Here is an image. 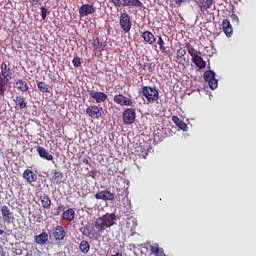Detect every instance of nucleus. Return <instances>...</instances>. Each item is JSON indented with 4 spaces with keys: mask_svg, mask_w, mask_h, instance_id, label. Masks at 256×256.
<instances>
[{
    "mask_svg": "<svg viewBox=\"0 0 256 256\" xmlns=\"http://www.w3.org/2000/svg\"><path fill=\"white\" fill-rule=\"evenodd\" d=\"M52 181L54 184L59 185L63 183V173L61 170H52Z\"/></svg>",
    "mask_w": 256,
    "mask_h": 256,
    "instance_id": "412c9836",
    "label": "nucleus"
},
{
    "mask_svg": "<svg viewBox=\"0 0 256 256\" xmlns=\"http://www.w3.org/2000/svg\"><path fill=\"white\" fill-rule=\"evenodd\" d=\"M204 81L208 83V86H210V89L214 90L218 87V80L215 79V73L214 71L208 70L204 72L203 75Z\"/></svg>",
    "mask_w": 256,
    "mask_h": 256,
    "instance_id": "6e6552de",
    "label": "nucleus"
},
{
    "mask_svg": "<svg viewBox=\"0 0 256 256\" xmlns=\"http://www.w3.org/2000/svg\"><path fill=\"white\" fill-rule=\"evenodd\" d=\"M119 26L123 32H125V33L131 32L132 21H131V16H129L128 13H126V12L120 13Z\"/></svg>",
    "mask_w": 256,
    "mask_h": 256,
    "instance_id": "20e7f679",
    "label": "nucleus"
},
{
    "mask_svg": "<svg viewBox=\"0 0 256 256\" xmlns=\"http://www.w3.org/2000/svg\"><path fill=\"white\" fill-rule=\"evenodd\" d=\"M230 19H232L233 23H236L237 25L239 24L240 20L239 17L236 14H231Z\"/></svg>",
    "mask_w": 256,
    "mask_h": 256,
    "instance_id": "37998d69",
    "label": "nucleus"
},
{
    "mask_svg": "<svg viewBox=\"0 0 256 256\" xmlns=\"http://www.w3.org/2000/svg\"><path fill=\"white\" fill-rule=\"evenodd\" d=\"M139 94L142 95L148 103H155L159 99V92L155 87L143 86Z\"/></svg>",
    "mask_w": 256,
    "mask_h": 256,
    "instance_id": "7ed1b4c3",
    "label": "nucleus"
},
{
    "mask_svg": "<svg viewBox=\"0 0 256 256\" xmlns=\"http://www.w3.org/2000/svg\"><path fill=\"white\" fill-rule=\"evenodd\" d=\"M134 104L133 100L125 97V99L123 100V103L120 106H127V107H132Z\"/></svg>",
    "mask_w": 256,
    "mask_h": 256,
    "instance_id": "4c0bfd02",
    "label": "nucleus"
},
{
    "mask_svg": "<svg viewBox=\"0 0 256 256\" xmlns=\"http://www.w3.org/2000/svg\"><path fill=\"white\" fill-rule=\"evenodd\" d=\"M24 256H32V251H27L26 254H24Z\"/></svg>",
    "mask_w": 256,
    "mask_h": 256,
    "instance_id": "09e8293b",
    "label": "nucleus"
},
{
    "mask_svg": "<svg viewBox=\"0 0 256 256\" xmlns=\"http://www.w3.org/2000/svg\"><path fill=\"white\" fill-rule=\"evenodd\" d=\"M94 198L104 201H113L115 199V194L111 193L109 190H103L94 194Z\"/></svg>",
    "mask_w": 256,
    "mask_h": 256,
    "instance_id": "f8f14e48",
    "label": "nucleus"
},
{
    "mask_svg": "<svg viewBox=\"0 0 256 256\" xmlns=\"http://www.w3.org/2000/svg\"><path fill=\"white\" fill-rule=\"evenodd\" d=\"M14 72L10 66V63L1 62L0 64V100L4 98L8 88L10 87V81L13 80Z\"/></svg>",
    "mask_w": 256,
    "mask_h": 256,
    "instance_id": "f257e3e1",
    "label": "nucleus"
},
{
    "mask_svg": "<svg viewBox=\"0 0 256 256\" xmlns=\"http://www.w3.org/2000/svg\"><path fill=\"white\" fill-rule=\"evenodd\" d=\"M72 65H74L75 68H78L81 66V60L78 57H74V59H72Z\"/></svg>",
    "mask_w": 256,
    "mask_h": 256,
    "instance_id": "ea45409f",
    "label": "nucleus"
},
{
    "mask_svg": "<svg viewBox=\"0 0 256 256\" xmlns=\"http://www.w3.org/2000/svg\"><path fill=\"white\" fill-rule=\"evenodd\" d=\"M80 231H81L82 235H84L86 237L91 236V227H89V226H85V227L81 228Z\"/></svg>",
    "mask_w": 256,
    "mask_h": 256,
    "instance_id": "c9c22d12",
    "label": "nucleus"
},
{
    "mask_svg": "<svg viewBox=\"0 0 256 256\" xmlns=\"http://www.w3.org/2000/svg\"><path fill=\"white\" fill-rule=\"evenodd\" d=\"M185 48L188 51V54L190 55V57H200L201 52H199L198 50H196L194 48V46H192L191 43L186 42L185 43Z\"/></svg>",
    "mask_w": 256,
    "mask_h": 256,
    "instance_id": "a878e982",
    "label": "nucleus"
},
{
    "mask_svg": "<svg viewBox=\"0 0 256 256\" xmlns=\"http://www.w3.org/2000/svg\"><path fill=\"white\" fill-rule=\"evenodd\" d=\"M91 250V245L87 240H82L81 243H79V251H81L84 254L89 253Z\"/></svg>",
    "mask_w": 256,
    "mask_h": 256,
    "instance_id": "c85d7f7f",
    "label": "nucleus"
},
{
    "mask_svg": "<svg viewBox=\"0 0 256 256\" xmlns=\"http://www.w3.org/2000/svg\"><path fill=\"white\" fill-rule=\"evenodd\" d=\"M192 0H173V3L177 7H181L186 3H191Z\"/></svg>",
    "mask_w": 256,
    "mask_h": 256,
    "instance_id": "e433bc0d",
    "label": "nucleus"
},
{
    "mask_svg": "<svg viewBox=\"0 0 256 256\" xmlns=\"http://www.w3.org/2000/svg\"><path fill=\"white\" fill-rule=\"evenodd\" d=\"M0 212L2 216V221L7 224H13L15 221V215L14 212L8 208V206H1L0 207Z\"/></svg>",
    "mask_w": 256,
    "mask_h": 256,
    "instance_id": "39448f33",
    "label": "nucleus"
},
{
    "mask_svg": "<svg viewBox=\"0 0 256 256\" xmlns=\"http://www.w3.org/2000/svg\"><path fill=\"white\" fill-rule=\"evenodd\" d=\"M38 90L42 93H48L49 92V86L45 82L38 81L37 82Z\"/></svg>",
    "mask_w": 256,
    "mask_h": 256,
    "instance_id": "72a5a7b5",
    "label": "nucleus"
},
{
    "mask_svg": "<svg viewBox=\"0 0 256 256\" xmlns=\"http://www.w3.org/2000/svg\"><path fill=\"white\" fill-rule=\"evenodd\" d=\"M86 114H88V116L92 119H100L102 118L104 112L102 107L92 105L86 108Z\"/></svg>",
    "mask_w": 256,
    "mask_h": 256,
    "instance_id": "0eeeda50",
    "label": "nucleus"
},
{
    "mask_svg": "<svg viewBox=\"0 0 256 256\" xmlns=\"http://www.w3.org/2000/svg\"><path fill=\"white\" fill-rule=\"evenodd\" d=\"M214 0H199L200 11H208L213 6Z\"/></svg>",
    "mask_w": 256,
    "mask_h": 256,
    "instance_id": "393cba45",
    "label": "nucleus"
},
{
    "mask_svg": "<svg viewBox=\"0 0 256 256\" xmlns=\"http://www.w3.org/2000/svg\"><path fill=\"white\" fill-rule=\"evenodd\" d=\"M79 17H87L91 14H94L96 9L91 4H83L81 7H79Z\"/></svg>",
    "mask_w": 256,
    "mask_h": 256,
    "instance_id": "9b49d317",
    "label": "nucleus"
},
{
    "mask_svg": "<svg viewBox=\"0 0 256 256\" xmlns=\"http://www.w3.org/2000/svg\"><path fill=\"white\" fill-rule=\"evenodd\" d=\"M138 67L142 71H148L149 73H152L155 71V66L152 65V63H138Z\"/></svg>",
    "mask_w": 256,
    "mask_h": 256,
    "instance_id": "cd10ccee",
    "label": "nucleus"
},
{
    "mask_svg": "<svg viewBox=\"0 0 256 256\" xmlns=\"http://www.w3.org/2000/svg\"><path fill=\"white\" fill-rule=\"evenodd\" d=\"M23 178L27 183H35L37 181V174L33 170L26 169L23 172Z\"/></svg>",
    "mask_w": 256,
    "mask_h": 256,
    "instance_id": "a211bd4d",
    "label": "nucleus"
},
{
    "mask_svg": "<svg viewBox=\"0 0 256 256\" xmlns=\"http://www.w3.org/2000/svg\"><path fill=\"white\" fill-rule=\"evenodd\" d=\"M120 7H131L140 9L143 3L140 0H120Z\"/></svg>",
    "mask_w": 256,
    "mask_h": 256,
    "instance_id": "4468645a",
    "label": "nucleus"
},
{
    "mask_svg": "<svg viewBox=\"0 0 256 256\" xmlns=\"http://www.w3.org/2000/svg\"><path fill=\"white\" fill-rule=\"evenodd\" d=\"M158 256H166V254L164 252H160V255Z\"/></svg>",
    "mask_w": 256,
    "mask_h": 256,
    "instance_id": "8fccbe9b",
    "label": "nucleus"
},
{
    "mask_svg": "<svg viewBox=\"0 0 256 256\" xmlns=\"http://www.w3.org/2000/svg\"><path fill=\"white\" fill-rule=\"evenodd\" d=\"M40 200H41L42 208L46 210L51 209L52 201H51V198H49L48 194L40 195Z\"/></svg>",
    "mask_w": 256,
    "mask_h": 256,
    "instance_id": "5701e85b",
    "label": "nucleus"
},
{
    "mask_svg": "<svg viewBox=\"0 0 256 256\" xmlns=\"http://www.w3.org/2000/svg\"><path fill=\"white\" fill-rule=\"evenodd\" d=\"M149 251H151L152 254L155 256H161V253H163V249L159 247L157 243L150 246Z\"/></svg>",
    "mask_w": 256,
    "mask_h": 256,
    "instance_id": "473e14b6",
    "label": "nucleus"
},
{
    "mask_svg": "<svg viewBox=\"0 0 256 256\" xmlns=\"http://www.w3.org/2000/svg\"><path fill=\"white\" fill-rule=\"evenodd\" d=\"M88 93L90 98H92L97 104L105 103L108 99L107 94L102 91L89 90Z\"/></svg>",
    "mask_w": 256,
    "mask_h": 256,
    "instance_id": "1a4fd4ad",
    "label": "nucleus"
},
{
    "mask_svg": "<svg viewBox=\"0 0 256 256\" xmlns=\"http://www.w3.org/2000/svg\"><path fill=\"white\" fill-rule=\"evenodd\" d=\"M67 236V232L65 230V227H62L61 225H57L52 230V237L55 239V241H64Z\"/></svg>",
    "mask_w": 256,
    "mask_h": 256,
    "instance_id": "9d476101",
    "label": "nucleus"
},
{
    "mask_svg": "<svg viewBox=\"0 0 256 256\" xmlns=\"http://www.w3.org/2000/svg\"><path fill=\"white\" fill-rule=\"evenodd\" d=\"M12 253H14L16 256L22 255V249L21 248L12 247Z\"/></svg>",
    "mask_w": 256,
    "mask_h": 256,
    "instance_id": "c03bdc74",
    "label": "nucleus"
},
{
    "mask_svg": "<svg viewBox=\"0 0 256 256\" xmlns=\"http://www.w3.org/2000/svg\"><path fill=\"white\" fill-rule=\"evenodd\" d=\"M63 211H65V206L60 204L59 206H57V208H55V213L53 215L59 216Z\"/></svg>",
    "mask_w": 256,
    "mask_h": 256,
    "instance_id": "58836bf2",
    "label": "nucleus"
},
{
    "mask_svg": "<svg viewBox=\"0 0 256 256\" xmlns=\"http://www.w3.org/2000/svg\"><path fill=\"white\" fill-rule=\"evenodd\" d=\"M14 102H15L16 107H18L19 109L26 108V102L23 97L16 96V98L14 99Z\"/></svg>",
    "mask_w": 256,
    "mask_h": 256,
    "instance_id": "2f4dec72",
    "label": "nucleus"
},
{
    "mask_svg": "<svg viewBox=\"0 0 256 256\" xmlns=\"http://www.w3.org/2000/svg\"><path fill=\"white\" fill-rule=\"evenodd\" d=\"M107 47V42L104 41L103 39H93V43H92V48L94 49V51L96 52H103Z\"/></svg>",
    "mask_w": 256,
    "mask_h": 256,
    "instance_id": "2eb2a0df",
    "label": "nucleus"
},
{
    "mask_svg": "<svg viewBox=\"0 0 256 256\" xmlns=\"http://www.w3.org/2000/svg\"><path fill=\"white\" fill-rule=\"evenodd\" d=\"M141 38L144 39V42L149 45H154L157 42V38H155L154 34L150 31H144L141 34Z\"/></svg>",
    "mask_w": 256,
    "mask_h": 256,
    "instance_id": "f3484780",
    "label": "nucleus"
},
{
    "mask_svg": "<svg viewBox=\"0 0 256 256\" xmlns=\"http://www.w3.org/2000/svg\"><path fill=\"white\" fill-rule=\"evenodd\" d=\"M48 10L45 9V7H41V17L42 20H45L47 18Z\"/></svg>",
    "mask_w": 256,
    "mask_h": 256,
    "instance_id": "a19ab883",
    "label": "nucleus"
},
{
    "mask_svg": "<svg viewBox=\"0 0 256 256\" xmlns=\"http://www.w3.org/2000/svg\"><path fill=\"white\" fill-rule=\"evenodd\" d=\"M115 221H117V216H115V214H105L96 219L94 222V228L97 232L103 233L107 229L112 228L115 225Z\"/></svg>",
    "mask_w": 256,
    "mask_h": 256,
    "instance_id": "f03ea898",
    "label": "nucleus"
},
{
    "mask_svg": "<svg viewBox=\"0 0 256 256\" xmlns=\"http://www.w3.org/2000/svg\"><path fill=\"white\" fill-rule=\"evenodd\" d=\"M171 121L182 131H187V124H185V122H183L179 117L173 116L171 117Z\"/></svg>",
    "mask_w": 256,
    "mask_h": 256,
    "instance_id": "bb28decb",
    "label": "nucleus"
},
{
    "mask_svg": "<svg viewBox=\"0 0 256 256\" xmlns=\"http://www.w3.org/2000/svg\"><path fill=\"white\" fill-rule=\"evenodd\" d=\"M222 31H224L226 37L231 38L233 35V28L231 22L228 19L222 20Z\"/></svg>",
    "mask_w": 256,
    "mask_h": 256,
    "instance_id": "dca6fc26",
    "label": "nucleus"
},
{
    "mask_svg": "<svg viewBox=\"0 0 256 256\" xmlns=\"http://www.w3.org/2000/svg\"><path fill=\"white\" fill-rule=\"evenodd\" d=\"M16 88H18L22 92H28L29 86L26 81H23L22 79H19L16 81Z\"/></svg>",
    "mask_w": 256,
    "mask_h": 256,
    "instance_id": "c756f323",
    "label": "nucleus"
},
{
    "mask_svg": "<svg viewBox=\"0 0 256 256\" xmlns=\"http://www.w3.org/2000/svg\"><path fill=\"white\" fill-rule=\"evenodd\" d=\"M0 255L1 256H8L6 252H3V248L0 247Z\"/></svg>",
    "mask_w": 256,
    "mask_h": 256,
    "instance_id": "de8ad7c7",
    "label": "nucleus"
},
{
    "mask_svg": "<svg viewBox=\"0 0 256 256\" xmlns=\"http://www.w3.org/2000/svg\"><path fill=\"white\" fill-rule=\"evenodd\" d=\"M34 241H36L37 245H45L48 242V234L45 230H42L40 235L34 236Z\"/></svg>",
    "mask_w": 256,
    "mask_h": 256,
    "instance_id": "aec40b11",
    "label": "nucleus"
},
{
    "mask_svg": "<svg viewBox=\"0 0 256 256\" xmlns=\"http://www.w3.org/2000/svg\"><path fill=\"white\" fill-rule=\"evenodd\" d=\"M123 117V124L125 125H132L135 123L136 119V110L135 108H126L122 114Z\"/></svg>",
    "mask_w": 256,
    "mask_h": 256,
    "instance_id": "423d86ee",
    "label": "nucleus"
},
{
    "mask_svg": "<svg viewBox=\"0 0 256 256\" xmlns=\"http://www.w3.org/2000/svg\"><path fill=\"white\" fill-rule=\"evenodd\" d=\"M187 55V50L184 48H180L177 50V60L178 64H180L182 67H185L189 63V58L185 57Z\"/></svg>",
    "mask_w": 256,
    "mask_h": 256,
    "instance_id": "ddd939ff",
    "label": "nucleus"
},
{
    "mask_svg": "<svg viewBox=\"0 0 256 256\" xmlns=\"http://www.w3.org/2000/svg\"><path fill=\"white\" fill-rule=\"evenodd\" d=\"M125 99H126V96L122 94H118L114 96V102L118 105H122Z\"/></svg>",
    "mask_w": 256,
    "mask_h": 256,
    "instance_id": "f704fd0d",
    "label": "nucleus"
},
{
    "mask_svg": "<svg viewBox=\"0 0 256 256\" xmlns=\"http://www.w3.org/2000/svg\"><path fill=\"white\" fill-rule=\"evenodd\" d=\"M37 153L41 157V159H45L46 161L54 160V157L45 150L42 146H37Z\"/></svg>",
    "mask_w": 256,
    "mask_h": 256,
    "instance_id": "6ab92c4d",
    "label": "nucleus"
},
{
    "mask_svg": "<svg viewBox=\"0 0 256 256\" xmlns=\"http://www.w3.org/2000/svg\"><path fill=\"white\" fill-rule=\"evenodd\" d=\"M106 256H123L121 251H116L115 254H107Z\"/></svg>",
    "mask_w": 256,
    "mask_h": 256,
    "instance_id": "a18cd8bd",
    "label": "nucleus"
},
{
    "mask_svg": "<svg viewBox=\"0 0 256 256\" xmlns=\"http://www.w3.org/2000/svg\"><path fill=\"white\" fill-rule=\"evenodd\" d=\"M86 165H88L89 161L88 160H84L83 161Z\"/></svg>",
    "mask_w": 256,
    "mask_h": 256,
    "instance_id": "603ef678",
    "label": "nucleus"
},
{
    "mask_svg": "<svg viewBox=\"0 0 256 256\" xmlns=\"http://www.w3.org/2000/svg\"><path fill=\"white\" fill-rule=\"evenodd\" d=\"M76 217V212L73 210V208H68V210L63 212L62 218L64 221L71 222Z\"/></svg>",
    "mask_w": 256,
    "mask_h": 256,
    "instance_id": "b1692460",
    "label": "nucleus"
},
{
    "mask_svg": "<svg viewBox=\"0 0 256 256\" xmlns=\"http://www.w3.org/2000/svg\"><path fill=\"white\" fill-rule=\"evenodd\" d=\"M31 5L36 6L39 3V0H29Z\"/></svg>",
    "mask_w": 256,
    "mask_h": 256,
    "instance_id": "49530a36",
    "label": "nucleus"
},
{
    "mask_svg": "<svg viewBox=\"0 0 256 256\" xmlns=\"http://www.w3.org/2000/svg\"><path fill=\"white\" fill-rule=\"evenodd\" d=\"M111 3L116 9L121 8V0H111Z\"/></svg>",
    "mask_w": 256,
    "mask_h": 256,
    "instance_id": "79ce46f5",
    "label": "nucleus"
},
{
    "mask_svg": "<svg viewBox=\"0 0 256 256\" xmlns=\"http://www.w3.org/2000/svg\"><path fill=\"white\" fill-rule=\"evenodd\" d=\"M4 235V230H0V236Z\"/></svg>",
    "mask_w": 256,
    "mask_h": 256,
    "instance_id": "3c124183",
    "label": "nucleus"
},
{
    "mask_svg": "<svg viewBox=\"0 0 256 256\" xmlns=\"http://www.w3.org/2000/svg\"><path fill=\"white\" fill-rule=\"evenodd\" d=\"M192 63L195 64L200 70H204L206 68V61L202 58V56L192 57Z\"/></svg>",
    "mask_w": 256,
    "mask_h": 256,
    "instance_id": "4be33fe9",
    "label": "nucleus"
},
{
    "mask_svg": "<svg viewBox=\"0 0 256 256\" xmlns=\"http://www.w3.org/2000/svg\"><path fill=\"white\" fill-rule=\"evenodd\" d=\"M159 50L164 53V55H169L170 50H167L165 47V41L162 39V36H158V42Z\"/></svg>",
    "mask_w": 256,
    "mask_h": 256,
    "instance_id": "7c9ffc66",
    "label": "nucleus"
}]
</instances>
